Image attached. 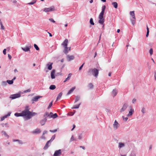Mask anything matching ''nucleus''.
Wrapping results in <instances>:
<instances>
[{"label": "nucleus", "mask_w": 156, "mask_h": 156, "mask_svg": "<svg viewBox=\"0 0 156 156\" xmlns=\"http://www.w3.org/2000/svg\"><path fill=\"white\" fill-rule=\"evenodd\" d=\"M31 46L30 45L29 46H26L24 48L22 47V49L25 52L28 51H30V48Z\"/></svg>", "instance_id": "obj_10"}, {"label": "nucleus", "mask_w": 156, "mask_h": 156, "mask_svg": "<svg viewBox=\"0 0 156 156\" xmlns=\"http://www.w3.org/2000/svg\"><path fill=\"white\" fill-rule=\"evenodd\" d=\"M6 82L8 83L9 84H13V80H7Z\"/></svg>", "instance_id": "obj_33"}, {"label": "nucleus", "mask_w": 156, "mask_h": 156, "mask_svg": "<svg viewBox=\"0 0 156 156\" xmlns=\"http://www.w3.org/2000/svg\"><path fill=\"white\" fill-rule=\"evenodd\" d=\"M134 112V110L132 108H131L130 109V111L129 112V113L127 114V116H129L132 115L133 113Z\"/></svg>", "instance_id": "obj_17"}, {"label": "nucleus", "mask_w": 156, "mask_h": 156, "mask_svg": "<svg viewBox=\"0 0 156 156\" xmlns=\"http://www.w3.org/2000/svg\"><path fill=\"white\" fill-rule=\"evenodd\" d=\"M67 58L69 61H70L73 60L75 58V57L73 55H67Z\"/></svg>", "instance_id": "obj_11"}, {"label": "nucleus", "mask_w": 156, "mask_h": 156, "mask_svg": "<svg viewBox=\"0 0 156 156\" xmlns=\"http://www.w3.org/2000/svg\"><path fill=\"white\" fill-rule=\"evenodd\" d=\"M1 125L2 126V127H4L5 126L6 127H9V125L8 122L4 124V123H2L1 124Z\"/></svg>", "instance_id": "obj_25"}, {"label": "nucleus", "mask_w": 156, "mask_h": 156, "mask_svg": "<svg viewBox=\"0 0 156 156\" xmlns=\"http://www.w3.org/2000/svg\"><path fill=\"white\" fill-rule=\"evenodd\" d=\"M141 112H142L143 114H144L146 113V111L145 110V108L144 107H143L142 108Z\"/></svg>", "instance_id": "obj_40"}, {"label": "nucleus", "mask_w": 156, "mask_h": 156, "mask_svg": "<svg viewBox=\"0 0 156 156\" xmlns=\"http://www.w3.org/2000/svg\"><path fill=\"white\" fill-rule=\"evenodd\" d=\"M0 24L1 26V29L2 30H4L5 29V27H4L3 26L2 22H0Z\"/></svg>", "instance_id": "obj_43"}, {"label": "nucleus", "mask_w": 156, "mask_h": 156, "mask_svg": "<svg viewBox=\"0 0 156 156\" xmlns=\"http://www.w3.org/2000/svg\"><path fill=\"white\" fill-rule=\"evenodd\" d=\"M88 87L90 89H92L93 88L94 85L92 83H90L88 84Z\"/></svg>", "instance_id": "obj_35"}, {"label": "nucleus", "mask_w": 156, "mask_h": 156, "mask_svg": "<svg viewBox=\"0 0 156 156\" xmlns=\"http://www.w3.org/2000/svg\"><path fill=\"white\" fill-rule=\"evenodd\" d=\"M51 142L49 140L47 142L46 144L45 145L44 148V149H47L48 147H49V145H48L49 144H51Z\"/></svg>", "instance_id": "obj_20"}, {"label": "nucleus", "mask_w": 156, "mask_h": 156, "mask_svg": "<svg viewBox=\"0 0 156 156\" xmlns=\"http://www.w3.org/2000/svg\"><path fill=\"white\" fill-rule=\"evenodd\" d=\"M128 106V105L126 103L124 104L122 108L120 109V112H124Z\"/></svg>", "instance_id": "obj_5"}, {"label": "nucleus", "mask_w": 156, "mask_h": 156, "mask_svg": "<svg viewBox=\"0 0 156 156\" xmlns=\"http://www.w3.org/2000/svg\"><path fill=\"white\" fill-rule=\"evenodd\" d=\"M8 57L9 58V60L11 59L12 58V56L8 54Z\"/></svg>", "instance_id": "obj_64"}, {"label": "nucleus", "mask_w": 156, "mask_h": 156, "mask_svg": "<svg viewBox=\"0 0 156 156\" xmlns=\"http://www.w3.org/2000/svg\"><path fill=\"white\" fill-rule=\"evenodd\" d=\"M147 34L146 35V37H147L149 35V28H148V27H147Z\"/></svg>", "instance_id": "obj_37"}, {"label": "nucleus", "mask_w": 156, "mask_h": 156, "mask_svg": "<svg viewBox=\"0 0 156 156\" xmlns=\"http://www.w3.org/2000/svg\"><path fill=\"white\" fill-rule=\"evenodd\" d=\"M42 96H37L33 98L32 99V101L33 102L37 101H38V100L40 98H41Z\"/></svg>", "instance_id": "obj_13"}, {"label": "nucleus", "mask_w": 156, "mask_h": 156, "mask_svg": "<svg viewBox=\"0 0 156 156\" xmlns=\"http://www.w3.org/2000/svg\"><path fill=\"white\" fill-rule=\"evenodd\" d=\"M80 99V97L79 96H77L76 97V99L75 101L74 102V103H76L77 101H78Z\"/></svg>", "instance_id": "obj_31"}, {"label": "nucleus", "mask_w": 156, "mask_h": 156, "mask_svg": "<svg viewBox=\"0 0 156 156\" xmlns=\"http://www.w3.org/2000/svg\"><path fill=\"white\" fill-rule=\"evenodd\" d=\"M36 2V0H33L32 2L28 3V4L29 5H33L34 3H35Z\"/></svg>", "instance_id": "obj_46"}, {"label": "nucleus", "mask_w": 156, "mask_h": 156, "mask_svg": "<svg viewBox=\"0 0 156 156\" xmlns=\"http://www.w3.org/2000/svg\"><path fill=\"white\" fill-rule=\"evenodd\" d=\"M81 105V103H80L78 105H74L73 107L72 108V109H76L79 108V107L80 105Z\"/></svg>", "instance_id": "obj_30"}, {"label": "nucleus", "mask_w": 156, "mask_h": 156, "mask_svg": "<svg viewBox=\"0 0 156 156\" xmlns=\"http://www.w3.org/2000/svg\"><path fill=\"white\" fill-rule=\"evenodd\" d=\"M13 142H17L19 144H23L22 141L19 140H13Z\"/></svg>", "instance_id": "obj_27"}, {"label": "nucleus", "mask_w": 156, "mask_h": 156, "mask_svg": "<svg viewBox=\"0 0 156 156\" xmlns=\"http://www.w3.org/2000/svg\"><path fill=\"white\" fill-rule=\"evenodd\" d=\"M2 133H3V134L4 135L6 136V137H9V136L6 133V132L5 131H2Z\"/></svg>", "instance_id": "obj_47"}, {"label": "nucleus", "mask_w": 156, "mask_h": 156, "mask_svg": "<svg viewBox=\"0 0 156 156\" xmlns=\"http://www.w3.org/2000/svg\"><path fill=\"white\" fill-rule=\"evenodd\" d=\"M57 130H58V129H54L53 130H49V131L51 132L54 133H55V132H56L57 131Z\"/></svg>", "instance_id": "obj_48"}, {"label": "nucleus", "mask_w": 156, "mask_h": 156, "mask_svg": "<svg viewBox=\"0 0 156 156\" xmlns=\"http://www.w3.org/2000/svg\"><path fill=\"white\" fill-rule=\"evenodd\" d=\"M34 46L37 50H38L39 49V47L36 44H34Z\"/></svg>", "instance_id": "obj_45"}, {"label": "nucleus", "mask_w": 156, "mask_h": 156, "mask_svg": "<svg viewBox=\"0 0 156 156\" xmlns=\"http://www.w3.org/2000/svg\"><path fill=\"white\" fill-rule=\"evenodd\" d=\"M135 19H131V23L133 25L135 24Z\"/></svg>", "instance_id": "obj_36"}, {"label": "nucleus", "mask_w": 156, "mask_h": 156, "mask_svg": "<svg viewBox=\"0 0 156 156\" xmlns=\"http://www.w3.org/2000/svg\"><path fill=\"white\" fill-rule=\"evenodd\" d=\"M6 49H4V50H3V54L5 55H6Z\"/></svg>", "instance_id": "obj_56"}, {"label": "nucleus", "mask_w": 156, "mask_h": 156, "mask_svg": "<svg viewBox=\"0 0 156 156\" xmlns=\"http://www.w3.org/2000/svg\"><path fill=\"white\" fill-rule=\"evenodd\" d=\"M55 137V135H53L51 137V139L49 140L50 142H51L54 139Z\"/></svg>", "instance_id": "obj_38"}, {"label": "nucleus", "mask_w": 156, "mask_h": 156, "mask_svg": "<svg viewBox=\"0 0 156 156\" xmlns=\"http://www.w3.org/2000/svg\"><path fill=\"white\" fill-rule=\"evenodd\" d=\"M55 8L54 6H52L49 8H45L44 10H55Z\"/></svg>", "instance_id": "obj_24"}, {"label": "nucleus", "mask_w": 156, "mask_h": 156, "mask_svg": "<svg viewBox=\"0 0 156 156\" xmlns=\"http://www.w3.org/2000/svg\"><path fill=\"white\" fill-rule=\"evenodd\" d=\"M62 92H60L58 94V96L57 98L56 101L60 99L62 95Z\"/></svg>", "instance_id": "obj_23"}, {"label": "nucleus", "mask_w": 156, "mask_h": 156, "mask_svg": "<svg viewBox=\"0 0 156 156\" xmlns=\"http://www.w3.org/2000/svg\"><path fill=\"white\" fill-rule=\"evenodd\" d=\"M130 14L131 16L132 17V18L133 19H135V16L134 11H130Z\"/></svg>", "instance_id": "obj_19"}, {"label": "nucleus", "mask_w": 156, "mask_h": 156, "mask_svg": "<svg viewBox=\"0 0 156 156\" xmlns=\"http://www.w3.org/2000/svg\"><path fill=\"white\" fill-rule=\"evenodd\" d=\"M124 146H125V144H124V143H121V142H119V143L118 147L119 149H120L121 148L124 147Z\"/></svg>", "instance_id": "obj_21"}, {"label": "nucleus", "mask_w": 156, "mask_h": 156, "mask_svg": "<svg viewBox=\"0 0 156 156\" xmlns=\"http://www.w3.org/2000/svg\"><path fill=\"white\" fill-rule=\"evenodd\" d=\"M82 134H80L78 136V138L79 140H81L82 138Z\"/></svg>", "instance_id": "obj_53"}, {"label": "nucleus", "mask_w": 156, "mask_h": 156, "mask_svg": "<svg viewBox=\"0 0 156 156\" xmlns=\"http://www.w3.org/2000/svg\"><path fill=\"white\" fill-rule=\"evenodd\" d=\"M122 118H123V120L125 121H127V120L128 119V118L127 117L124 118V117L123 116H122Z\"/></svg>", "instance_id": "obj_55"}, {"label": "nucleus", "mask_w": 156, "mask_h": 156, "mask_svg": "<svg viewBox=\"0 0 156 156\" xmlns=\"http://www.w3.org/2000/svg\"><path fill=\"white\" fill-rule=\"evenodd\" d=\"M120 126L119 124L116 120H115L113 125V128L114 130H116Z\"/></svg>", "instance_id": "obj_3"}, {"label": "nucleus", "mask_w": 156, "mask_h": 156, "mask_svg": "<svg viewBox=\"0 0 156 156\" xmlns=\"http://www.w3.org/2000/svg\"><path fill=\"white\" fill-rule=\"evenodd\" d=\"M47 121V119L45 117L43 119L40 120V123L42 126L44 125Z\"/></svg>", "instance_id": "obj_12"}, {"label": "nucleus", "mask_w": 156, "mask_h": 156, "mask_svg": "<svg viewBox=\"0 0 156 156\" xmlns=\"http://www.w3.org/2000/svg\"><path fill=\"white\" fill-rule=\"evenodd\" d=\"M70 79L68 77H67L66 78L64 81V82H66L67 81L69 80Z\"/></svg>", "instance_id": "obj_62"}, {"label": "nucleus", "mask_w": 156, "mask_h": 156, "mask_svg": "<svg viewBox=\"0 0 156 156\" xmlns=\"http://www.w3.org/2000/svg\"><path fill=\"white\" fill-rule=\"evenodd\" d=\"M41 130L39 128H37L32 132V133L34 134H38L41 133Z\"/></svg>", "instance_id": "obj_7"}, {"label": "nucleus", "mask_w": 156, "mask_h": 156, "mask_svg": "<svg viewBox=\"0 0 156 156\" xmlns=\"http://www.w3.org/2000/svg\"><path fill=\"white\" fill-rule=\"evenodd\" d=\"M20 97L21 94H16L11 95L10 97V98H11L12 99H14Z\"/></svg>", "instance_id": "obj_4"}, {"label": "nucleus", "mask_w": 156, "mask_h": 156, "mask_svg": "<svg viewBox=\"0 0 156 156\" xmlns=\"http://www.w3.org/2000/svg\"><path fill=\"white\" fill-rule=\"evenodd\" d=\"M52 116H51L52 118L53 119H55L57 117H58V115L56 113H55L54 114H53V115H52Z\"/></svg>", "instance_id": "obj_39"}, {"label": "nucleus", "mask_w": 156, "mask_h": 156, "mask_svg": "<svg viewBox=\"0 0 156 156\" xmlns=\"http://www.w3.org/2000/svg\"><path fill=\"white\" fill-rule=\"evenodd\" d=\"M149 52L151 55L153 54V49L151 48L149 51Z\"/></svg>", "instance_id": "obj_44"}, {"label": "nucleus", "mask_w": 156, "mask_h": 156, "mask_svg": "<svg viewBox=\"0 0 156 156\" xmlns=\"http://www.w3.org/2000/svg\"><path fill=\"white\" fill-rule=\"evenodd\" d=\"M29 106H26L25 107L24 110L20 113H16L14 115L16 117L23 116L25 120H28L30 119L32 116L37 114L35 112H32L29 111Z\"/></svg>", "instance_id": "obj_1"}, {"label": "nucleus", "mask_w": 156, "mask_h": 156, "mask_svg": "<svg viewBox=\"0 0 156 156\" xmlns=\"http://www.w3.org/2000/svg\"><path fill=\"white\" fill-rule=\"evenodd\" d=\"M118 91L115 89H113L111 92V95L113 97H114L116 96L117 94Z\"/></svg>", "instance_id": "obj_8"}, {"label": "nucleus", "mask_w": 156, "mask_h": 156, "mask_svg": "<svg viewBox=\"0 0 156 156\" xmlns=\"http://www.w3.org/2000/svg\"><path fill=\"white\" fill-rule=\"evenodd\" d=\"M87 73L88 75H93L97 78L99 73V70L96 68L90 69L87 72Z\"/></svg>", "instance_id": "obj_2"}, {"label": "nucleus", "mask_w": 156, "mask_h": 156, "mask_svg": "<svg viewBox=\"0 0 156 156\" xmlns=\"http://www.w3.org/2000/svg\"><path fill=\"white\" fill-rule=\"evenodd\" d=\"M74 140H75V138H74L73 136H73H71V137L70 138V142H71Z\"/></svg>", "instance_id": "obj_50"}, {"label": "nucleus", "mask_w": 156, "mask_h": 156, "mask_svg": "<svg viewBox=\"0 0 156 156\" xmlns=\"http://www.w3.org/2000/svg\"><path fill=\"white\" fill-rule=\"evenodd\" d=\"M99 23L103 25L104 22V19L103 18H99Z\"/></svg>", "instance_id": "obj_22"}, {"label": "nucleus", "mask_w": 156, "mask_h": 156, "mask_svg": "<svg viewBox=\"0 0 156 156\" xmlns=\"http://www.w3.org/2000/svg\"><path fill=\"white\" fill-rule=\"evenodd\" d=\"M31 91V90L30 89H29L27 90H25L24 91V93L30 92Z\"/></svg>", "instance_id": "obj_52"}, {"label": "nucleus", "mask_w": 156, "mask_h": 156, "mask_svg": "<svg viewBox=\"0 0 156 156\" xmlns=\"http://www.w3.org/2000/svg\"><path fill=\"white\" fill-rule=\"evenodd\" d=\"M68 43V40L67 39H66L64 42L62 44V45L63 46V47H66L67 46Z\"/></svg>", "instance_id": "obj_14"}, {"label": "nucleus", "mask_w": 156, "mask_h": 156, "mask_svg": "<svg viewBox=\"0 0 156 156\" xmlns=\"http://www.w3.org/2000/svg\"><path fill=\"white\" fill-rule=\"evenodd\" d=\"M11 113L10 112H9L8 113L7 115H6L4 116V118L5 119L6 118L10 116V115Z\"/></svg>", "instance_id": "obj_42"}, {"label": "nucleus", "mask_w": 156, "mask_h": 156, "mask_svg": "<svg viewBox=\"0 0 156 156\" xmlns=\"http://www.w3.org/2000/svg\"><path fill=\"white\" fill-rule=\"evenodd\" d=\"M75 87H73L72 88L68 91V93L67 94V95H69L71 94V93H72L73 90H74V89H75Z\"/></svg>", "instance_id": "obj_18"}, {"label": "nucleus", "mask_w": 156, "mask_h": 156, "mask_svg": "<svg viewBox=\"0 0 156 156\" xmlns=\"http://www.w3.org/2000/svg\"><path fill=\"white\" fill-rule=\"evenodd\" d=\"M56 88L55 85H52L49 87V89L51 90H54Z\"/></svg>", "instance_id": "obj_29"}, {"label": "nucleus", "mask_w": 156, "mask_h": 156, "mask_svg": "<svg viewBox=\"0 0 156 156\" xmlns=\"http://www.w3.org/2000/svg\"><path fill=\"white\" fill-rule=\"evenodd\" d=\"M5 118L3 116L1 117V121H2L5 119Z\"/></svg>", "instance_id": "obj_63"}, {"label": "nucleus", "mask_w": 156, "mask_h": 156, "mask_svg": "<svg viewBox=\"0 0 156 156\" xmlns=\"http://www.w3.org/2000/svg\"><path fill=\"white\" fill-rule=\"evenodd\" d=\"M52 64H53L52 63H51L50 62H48L47 64V66L48 67V68L49 70H51V69L52 68Z\"/></svg>", "instance_id": "obj_15"}, {"label": "nucleus", "mask_w": 156, "mask_h": 156, "mask_svg": "<svg viewBox=\"0 0 156 156\" xmlns=\"http://www.w3.org/2000/svg\"><path fill=\"white\" fill-rule=\"evenodd\" d=\"M11 1L13 3H15L17 2V1L15 0H11Z\"/></svg>", "instance_id": "obj_60"}, {"label": "nucleus", "mask_w": 156, "mask_h": 156, "mask_svg": "<svg viewBox=\"0 0 156 156\" xmlns=\"http://www.w3.org/2000/svg\"><path fill=\"white\" fill-rule=\"evenodd\" d=\"M62 153V150L61 149H59L55 151L53 155V156H59Z\"/></svg>", "instance_id": "obj_6"}, {"label": "nucleus", "mask_w": 156, "mask_h": 156, "mask_svg": "<svg viewBox=\"0 0 156 156\" xmlns=\"http://www.w3.org/2000/svg\"><path fill=\"white\" fill-rule=\"evenodd\" d=\"M136 153L133 151L131 152L129 156H136Z\"/></svg>", "instance_id": "obj_34"}, {"label": "nucleus", "mask_w": 156, "mask_h": 156, "mask_svg": "<svg viewBox=\"0 0 156 156\" xmlns=\"http://www.w3.org/2000/svg\"><path fill=\"white\" fill-rule=\"evenodd\" d=\"M105 10H102V11L100 13L99 15V18H103V15L104 12Z\"/></svg>", "instance_id": "obj_26"}, {"label": "nucleus", "mask_w": 156, "mask_h": 156, "mask_svg": "<svg viewBox=\"0 0 156 156\" xmlns=\"http://www.w3.org/2000/svg\"><path fill=\"white\" fill-rule=\"evenodd\" d=\"M44 116L46 117V118L48 117H49V113L48 112H46L44 115Z\"/></svg>", "instance_id": "obj_32"}, {"label": "nucleus", "mask_w": 156, "mask_h": 156, "mask_svg": "<svg viewBox=\"0 0 156 156\" xmlns=\"http://www.w3.org/2000/svg\"><path fill=\"white\" fill-rule=\"evenodd\" d=\"M64 47V50L63 52L66 54V55L68 52L70 50L71 48L70 47H68L67 46Z\"/></svg>", "instance_id": "obj_9"}, {"label": "nucleus", "mask_w": 156, "mask_h": 156, "mask_svg": "<svg viewBox=\"0 0 156 156\" xmlns=\"http://www.w3.org/2000/svg\"><path fill=\"white\" fill-rule=\"evenodd\" d=\"M136 99L135 98H133L132 101V102L134 104L136 102Z\"/></svg>", "instance_id": "obj_54"}, {"label": "nucleus", "mask_w": 156, "mask_h": 156, "mask_svg": "<svg viewBox=\"0 0 156 156\" xmlns=\"http://www.w3.org/2000/svg\"><path fill=\"white\" fill-rule=\"evenodd\" d=\"M53 115V113L51 112L50 113H49V118H52L51 116H52V115Z\"/></svg>", "instance_id": "obj_59"}, {"label": "nucleus", "mask_w": 156, "mask_h": 156, "mask_svg": "<svg viewBox=\"0 0 156 156\" xmlns=\"http://www.w3.org/2000/svg\"><path fill=\"white\" fill-rule=\"evenodd\" d=\"M90 22L91 24L92 25H94V23L93 22V19L92 18H90Z\"/></svg>", "instance_id": "obj_41"}, {"label": "nucleus", "mask_w": 156, "mask_h": 156, "mask_svg": "<svg viewBox=\"0 0 156 156\" xmlns=\"http://www.w3.org/2000/svg\"><path fill=\"white\" fill-rule=\"evenodd\" d=\"M48 133V132L46 130H44L43 133V135H44V134L47 133Z\"/></svg>", "instance_id": "obj_61"}, {"label": "nucleus", "mask_w": 156, "mask_h": 156, "mask_svg": "<svg viewBox=\"0 0 156 156\" xmlns=\"http://www.w3.org/2000/svg\"><path fill=\"white\" fill-rule=\"evenodd\" d=\"M55 69H53L51 72V77L52 79H54L55 78Z\"/></svg>", "instance_id": "obj_16"}, {"label": "nucleus", "mask_w": 156, "mask_h": 156, "mask_svg": "<svg viewBox=\"0 0 156 156\" xmlns=\"http://www.w3.org/2000/svg\"><path fill=\"white\" fill-rule=\"evenodd\" d=\"M84 63H83L79 68V70H80L82 68L84 64Z\"/></svg>", "instance_id": "obj_57"}, {"label": "nucleus", "mask_w": 156, "mask_h": 156, "mask_svg": "<svg viewBox=\"0 0 156 156\" xmlns=\"http://www.w3.org/2000/svg\"><path fill=\"white\" fill-rule=\"evenodd\" d=\"M112 5L115 9L117 8L118 5L117 3L116 2H113L112 3Z\"/></svg>", "instance_id": "obj_28"}, {"label": "nucleus", "mask_w": 156, "mask_h": 156, "mask_svg": "<svg viewBox=\"0 0 156 156\" xmlns=\"http://www.w3.org/2000/svg\"><path fill=\"white\" fill-rule=\"evenodd\" d=\"M52 101L49 104V106L48 107V109H49L52 106Z\"/></svg>", "instance_id": "obj_49"}, {"label": "nucleus", "mask_w": 156, "mask_h": 156, "mask_svg": "<svg viewBox=\"0 0 156 156\" xmlns=\"http://www.w3.org/2000/svg\"><path fill=\"white\" fill-rule=\"evenodd\" d=\"M49 20L53 23L55 22V21H54V20L52 18L49 19Z\"/></svg>", "instance_id": "obj_58"}, {"label": "nucleus", "mask_w": 156, "mask_h": 156, "mask_svg": "<svg viewBox=\"0 0 156 156\" xmlns=\"http://www.w3.org/2000/svg\"><path fill=\"white\" fill-rule=\"evenodd\" d=\"M2 85L4 86H5L7 85L6 82L5 81H2Z\"/></svg>", "instance_id": "obj_51"}]
</instances>
